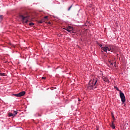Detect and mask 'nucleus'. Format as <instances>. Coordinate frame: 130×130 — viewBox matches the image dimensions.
Returning <instances> with one entry per match:
<instances>
[{"instance_id":"dca6fc26","label":"nucleus","mask_w":130,"mask_h":130,"mask_svg":"<svg viewBox=\"0 0 130 130\" xmlns=\"http://www.w3.org/2000/svg\"><path fill=\"white\" fill-rule=\"evenodd\" d=\"M13 114H15V116H16V115H17V111H13Z\"/></svg>"},{"instance_id":"4be33fe9","label":"nucleus","mask_w":130,"mask_h":130,"mask_svg":"<svg viewBox=\"0 0 130 130\" xmlns=\"http://www.w3.org/2000/svg\"><path fill=\"white\" fill-rule=\"evenodd\" d=\"M3 18V15H0V19H2Z\"/></svg>"},{"instance_id":"1a4fd4ad","label":"nucleus","mask_w":130,"mask_h":130,"mask_svg":"<svg viewBox=\"0 0 130 130\" xmlns=\"http://www.w3.org/2000/svg\"><path fill=\"white\" fill-rule=\"evenodd\" d=\"M107 48V51H111V48H110V46L106 47Z\"/></svg>"},{"instance_id":"aec40b11","label":"nucleus","mask_w":130,"mask_h":130,"mask_svg":"<svg viewBox=\"0 0 130 130\" xmlns=\"http://www.w3.org/2000/svg\"><path fill=\"white\" fill-rule=\"evenodd\" d=\"M48 16H45L44 17V19H43V20H45V19H48Z\"/></svg>"},{"instance_id":"393cba45","label":"nucleus","mask_w":130,"mask_h":130,"mask_svg":"<svg viewBox=\"0 0 130 130\" xmlns=\"http://www.w3.org/2000/svg\"><path fill=\"white\" fill-rule=\"evenodd\" d=\"M78 101H81V100H80V99H78Z\"/></svg>"},{"instance_id":"f257e3e1","label":"nucleus","mask_w":130,"mask_h":130,"mask_svg":"<svg viewBox=\"0 0 130 130\" xmlns=\"http://www.w3.org/2000/svg\"><path fill=\"white\" fill-rule=\"evenodd\" d=\"M97 78H93V80H90L87 84L86 88L88 90H94L96 89V86H97Z\"/></svg>"},{"instance_id":"423d86ee","label":"nucleus","mask_w":130,"mask_h":130,"mask_svg":"<svg viewBox=\"0 0 130 130\" xmlns=\"http://www.w3.org/2000/svg\"><path fill=\"white\" fill-rule=\"evenodd\" d=\"M68 29L69 30H70L69 33H73V31L74 30V28H73V27L69 26Z\"/></svg>"},{"instance_id":"f03ea898","label":"nucleus","mask_w":130,"mask_h":130,"mask_svg":"<svg viewBox=\"0 0 130 130\" xmlns=\"http://www.w3.org/2000/svg\"><path fill=\"white\" fill-rule=\"evenodd\" d=\"M20 18L21 19L23 23H25L26 24L28 23L29 16H24L23 15H20Z\"/></svg>"},{"instance_id":"bb28decb","label":"nucleus","mask_w":130,"mask_h":130,"mask_svg":"<svg viewBox=\"0 0 130 130\" xmlns=\"http://www.w3.org/2000/svg\"><path fill=\"white\" fill-rule=\"evenodd\" d=\"M96 130H99L98 128H96Z\"/></svg>"},{"instance_id":"ddd939ff","label":"nucleus","mask_w":130,"mask_h":130,"mask_svg":"<svg viewBox=\"0 0 130 130\" xmlns=\"http://www.w3.org/2000/svg\"><path fill=\"white\" fill-rule=\"evenodd\" d=\"M114 88L115 89H116V90L117 91H119V89H118V87H117V86H114Z\"/></svg>"},{"instance_id":"20e7f679","label":"nucleus","mask_w":130,"mask_h":130,"mask_svg":"<svg viewBox=\"0 0 130 130\" xmlns=\"http://www.w3.org/2000/svg\"><path fill=\"white\" fill-rule=\"evenodd\" d=\"M26 94V92L22 91L17 94H13V96H16V97H22V96H24Z\"/></svg>"},{"instance_id":"7ed1b4c3","label":"nucleus","mask_w":130,"mask_h":130,"mask_svg":"<svg viewBox=\"0 0 130 130\" xmlns=\"http://www.w3.org/2000/svg\"><path fill=\"white\" fill-rule=\"evenodd\" d=\"M119 94L121 101L123 103H124V102H125V96H124V94L121 91H120Z\"/></svg>"},{"instance_id":"412c9836","label":"nucleus","mask_w":130,"mask_h":130,"mask_svg":"<svg viewBox=\"0 0 130 130\" xmlns=\"http://www.w3.org/2000/svg\"><path fill=\"white\" fill-rule=\"evenodd\" d=\"M114 66L115 67V68H116V62H114Z\"/></svg>"},{"instance_id":"a211bd4d","label":"nucleus","mask_w":130,"mask_h":130,"mask_svg":"<svg viewBox=\"0 0 130 130\" xmlns=\"http://www.w3.org/2000/svg\"><path fill=\"white\" fill-rule=\"evenodd\" d=\"M72 7H73V5H71L68 9V11H70L71 9H72Z\"/></svg>"},{"instance_id":"5701e85b","label":"nucleus","mask_w":130,"mask_h":130,"mask_svg":"<svg viewBox=\"0 0 130 130\" xmlns=\"http://www.w3.org/2000/svg\"><path fill=\"white\" fill-rule=\"evenodd\" d=\"M48 23L50 24H51V23L50 22H49Z\"/></svg>"},{"instance_id":"4468645a","label":"nucleus","mask_w":130,"mask_h":130,"mask_svg":"<svg viewBox=\"0 0 130 130\" xmlns=\"http://www.w3.org/2000/svg\"><path fill=\"white\" fill-rule=\"evenodd\" d=\"M65 30H66V31H68V32H69L70 33V29H69V27H67V28H64Z\"/></svg>"},{"instance_id":"2eb2a0df","label":"nucleus","mask_w":130,"mask_h":130,"mask_svg":"<svg viewBox=\"0 0 130 130\" xmlns=\"http://www.w3.org/2000/svg\"><path fill=\"white\" fill-rule=\"evenodd\" d=\"M0 76H1V77H5V73H0Z\"/></svg>"},{"instance_id":"f8f14e48","label":"nucleus","mask_w":130,"mask_h":130,"mask_svg":"<svg viewBox=\"0 0 130 130\" xmlns=\"http://www.w3.org/2000/svg\"><path fill=\"white\" fill-rule=\"evenodd\" d=\"M110 48H111V51H112L114 49V46H110Z\"/></svg>"},{"instance_id":"f3484780","label":"nucleus","mask_w":130,"mask_h":130,"mask_svg":"<svg viewBox=\"0 0 130 130\" xmlns=\"http://www.w3.org/2000/svg\"><path fill=\"white\" fill-rule=\"evenodd\" d=\"M29 26H33L34 25V23L30 22L29 23Z\"/></svg>"},{"instance_id":"6ab92c4d","label":"nucleus","mask_w":130,"mask_h":130,"mask_svg":"<svg viewBox=\"0 0 130 130\" xmlns=\"http://www.w3.org/2000/svg\"><path fill=\"white\" fill-rule=\"evenodd\" d=\"M98 45L100 46V47H102V46H103V45H102V44H101L100 43H99Z\"/></svg>"},{"instance_id":"6e6552de","label":"nucleus","mask_w":130,"mask_h":130,"mask_svg":"<svg viewBox=\"0 0 130 130\" xmlns=\"http://www.w3.org/2000/svg\"><path fill=\"white\" fill-rule=\"evenodd\" d=\"M111 126L112 128H113V129H115V125H114V123H113V122H112V124L111 125Z\"/></svg>"},{"instance_id":"9d476101","label":"nucleus","mask_w":130,"mask_h":130,"mask_svg":"<svg viewBox=\"0 0 130 130\" xmlns=\"http://www.w3.org/2000/svg\"><path fill=\"white\" fill-rule=\"evenodd\" d=\"M9 116L10 117L13 116V117H15V114H14V113H9Z\"/></svg>"},{"instance_id":"9b49d317","label":"nucleus","mask_w":130,"mask_h":130,"mask_svg":"<svg viewBox=\"0 0 130 130\" xmlns=\"http://www.w3.org/2000/svg\"><path fill=\"white\" fill-rule=\"evenodd\" d=\"M45 20L44 19H42V20H39L38 21V23L39 24H42V23H43Z\"/></svg>"},{"instance_id":"0eeeda50","label":"nucleus","mask_w":130,"mask_h":130,"mask_svg":"<svg viewBox=\"0 0 130 130\" xmlns=\"http://www.w3.org/2000/svg\"><path fill=\"white\" fill-rule=\"evenodd\" d=\"M101 48L104 50V51H105V52H107V49L106 47H103Z\"/></svg>"},{"instance_id":"a878e982","label":"nucleus","mask_w":130,"mask_h":130,"mask_svg":"<svg viewBox=\"0 0 130 130\" xmlns=\"http://www.w3.org/2000/svg\"><path fill=\"white\" fill-rule=\"evenodd\" d=\"M111 64H112V65H113V63H111Z\"/></svg>"},{"instance_id":"b1692460","label":"nucleus","mask_w":130,"mask_h":130,"mask_svg":"<svg viewBox=\"0 0 130 130\" xmlns=\"http://www.w3.org/2000/svg\"><path fill=\"white\" fill-rule=\"evenodd\" d=\"M42 79H45V77H42Z\"/></svg>"},{"instance_id":"39448f33","label":"nucleus","mask_w":130,"mask_h":130,"mask_svg":"<svg viewBox=\"0 0 130 130\" xmlns=\"http://www.w3.org/2000/svg\"><path fill=\"white\" fill-rule=\"evenodd\" d=\"M104 82H105V83H108V84H109V80H108V78L107 77H104L103 78Z\"/></svg>"}]
</instances>
